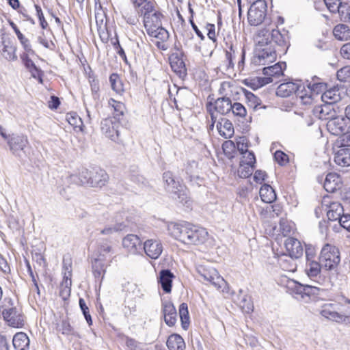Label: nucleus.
Segmentation results:
<instances>
[{
    "label": "nucleus",
    "instance_id": "3",
    "mask_svg": "<svg viewBox=\"0 0 350 350\" xmlns=\"http://www.w3.org/2000/svg\"><path fill=\"white\" fill-rule=\"evenodd\" d=\"M277 54H278V51L273 48V46L256 42V49L252 63L256 66L272 63L276 59Z\"/></svg>",
    "mask_w": 350,
    "mask_h": 350
},
{
    "label": "nucleus",
    "instance_id": "35",
    "mask_svg": "<svg viewBox=\"0 0 350 350\" xmlns=\"http://www.w3.org/2000/svg\"><path fill=\"white\" fill-rule=\"evenodd\" d=\"M169 350H185V343L181 336L177 334H171L166 342Z\"/></svg>",
    "mask_w": 350,
    "mask_h": 350
},
{
    "label": "nucleus",
    "instance_id": "7",
    "mask_svg": "<svg viewBox=\"0 0 350 350\" xmlns=\"http://www.w3.org/2000/svg\"><path fill=\"white\" fill-rule=\"evenodd\" d=\"M192 225V224L185 221L170 222L167 225V230L174 239L187 244Z\"/></svg>",
    "mask_w": 350,
    "mask_h": 350
},
{
    "label": "nucleus",
    "instance_id": "62",
    "mask_svg": "<svg viewBox=\"0 0 350 350\" xmlns=\"http://www.w3.org/2000/svg\"><path fill=\"white\" fill-rule=\"evenodd\" d=\"M240 162L255 165L256 157L254 152L252 151H249L245 154H243L242 159Z\"/></svg>",
    "mask_w": 350,
    "mask_h": 350
},
{
    "label": "nucleus",
    "instance_id": "49",
    "mask_svg": "<svg viewBox=\"0 0 350 350\" xmlns=\"http://www.w3.org/2000/svg\"><path fill=\"white\" fill-rule=\"evenodd\" d=\"M178 191H172L171 193H174L177 197H174L175 200L178 202L179 203L185 205L187 206H189L190 200L189 197L187 196V194L186 193L185 191L184 190L183 185L181 186L180 189H178Z\"/></svg>",
    "mask_w": 350,
    "mask_h": 350
},
{
    "label": "nucleus",
    "instance_id": "39",
    "mask_svg": "<svg viewBox=\"0 0 350 350\" xmlns=\"http://www.w3.org/2000/svg\"><path fill=\"white\" fill-rule=\"evenodd\" d=\"M149 36L155 38L161 41H167L169 38V32L163 27H152L149 29H146Z\"/></svg>",
    "mask_w": 350,
    "mask_h": 350
},
{
    "label": "nucleus",
    "instance_id": "60",
    "mask_svg": "<svg viewBox=\"0 0 350 350\" xmlns=\"http://www.w3.org/2000/svg\"><path fill=\"white\" fill-rule=\"evenodd\" d=\"M274 159L280 165H284L288 162V157L281 150H276L274 153Z\"/></svg>",
    "mask_w": 350,
    "mask_h": 350
},
{
    "label": "nucleus",
    "instance_id": "6",
    "mask_svg": "<svg viewBox=\"0 0 350 350\" xmlns=\"http://www.w3.org/2000/svg\"><path fill=\"white\" fill-rule=\"evenodd\" d=\"M267 3L265 0H256L247 12V20L250 25L257 26L265 20L267 14Z\"/></svg>",
    "mask_w": 350,
    "mask_h": 350
},
{
    "label": "nucleus",
    "instance_id": "38",
    "mask_svg": "<svg viewBox=\"0 0 350 350\" xmlns=\"http://www.w3.org/2000/svg\"><path fill=\"white\" fill-rule=\"evenodd\" d=\"M163 15L160 12H154L149 16H146L144 18V25L145 29H149L152 27H162L161 18Z\"/></svg>",
    "mask_w": 350,
    "mask_h": 350
},
{
    "label": "nucleus",
    "instance_id": "26",
    "mask_svg": "<svg viewBox=\"0 0 350 350\" xmlns=\"http://www.w3.org/2000/svg\"><path fill=\"white\" fill-rule=\"evenodd\" d=\"M334 161L342 167L350 166V147L340 144L335 151Z\"/></svg>",
    "mask_w": 350,
    "mask_h": 350
},
{
    "label": "nucleus",
    "instance_id": "10",
    "mask_svg": "<svg viewBox=\"0 0 350 350\" xmlns=\"http://www.w3.org/2000/svg\"><path fill=\"white\" fill-rule=\"evenodd\" d=\"M328 131L334 135H342L347 129V118L342 116H334L327 123Z\"/></svg>",
    "mask_w": 350,
    "mask_h": 350
},
{
    "label": "nucleus",
    "instance_id": "50",
    "mask_svg": "<svg viewBox=\"0 0 350 350\" xmlns=\"http://www.w3.org/2000/svg\"><path fill=\"white\" fill-rule=\"evenodd\" d=\"M336 77L340 82H350V65H347L339 69Z\"/></svg>",
    "mask_w": 350,
    "mask_h": 350
},
{
    "label": "nucleus",
    "instance_id": "9",
    "mask_svg": "<svg viewBox=\"0 0 350 350\" xmlns=\"http://www.w3.org/2000/svg\"><path fill=\"white\" fill-rule=\"evenodd\" d=\"M119 121L111 118H105L100 123V129L103 133L114 142L119 139Z\"/></svg>",
    "mask_w": 350,
    "mask_h": 350
},
{
    "label": "nucleus",
    "instance_id": "31",
    "mask_svg": "<svg viewBox=\"0 0 350 350\" xmlns=\"http://www.w3.org/2000/svg\"><path fill=\"white\" fill-rule=\"evenodd\" d=\"M174 278V274L169 269H163L159 272V283L165 293H170L171 292Z\"/></svg>",
    "mask_w": 350,
    "mask_h": 350
},
{
    "label": "nucleus",
    "instance_id": "20",
    "mask_svg": "<svg viewBox=\"0 0 350 350\" xmlns=\"http://www.w3.org/2000/svg\"><path fill=\"white\" fill-rule=\"evenodd\" d=\"M113 254L114 252L110 243L108 241H102L98 243L97 257L94 260L104 263L107 260L111 262Z\"/></svg>",
    "mask_w": 350,
    "mask_h": 350
},
{
    "label": "nucleus",
    "instance_id": "24",
    "mask_svg": "<svg viewBox=\"0 0 350 350\" xmlns=\"http://www.w3.org/2000/svg\"><path fill=\"white\" fill-rule=\"evenodd\" d=\"M2 56L9 62H14L17 60V55L16 53V46L13 43L10 39H5L3 36L1 38Z\"/></svg>",
    "mask_w": 350,
    "mask_h": 350
},
{
    "label": "nucleus",
    "instance_id": "11",
    "mask_svg": "<svg viewBox=\"0 0 350 350\" xmlns=\"http://www.w3.org/2000/svg\"><path fill=\"white\" fill-rule=\"evenodd\" d=\"M175 49L177 50V52L172 53L170 57V66L172 69L180 77H184L187 75V68L183 59V52L179 51V49L176 46H175Z\"/></svg>",
    "mask_w": 350,
    "mask_h": 350
},
{
    "label": "nucleus",
    "instance_id": "32",
    "mask_svg": "<svg viewBox=\"0 0 350 350\" xmlns=\"http://www.w3.org/2000/svg\"><path fill=\"white\" fill-rule=\"evenodd\" d=\"M219 135L225 139H229L234 135V127L232 122L224 118H221L216 125Z\"/></svg>",
    "mask_w": 350,
    "mask_h": 350
},
{
    "label": "nucleus",
    "instance_id": "52",
    "mask_svg": "<svg viewBox=\"0 0 350 350\" xmlns=\"http://www.w3.org/2000/svg\"><path fill=\"white\" fill-rule=\"evenodd\" d=\"M307 90L305 89V86L303 85V88H300L297 96L301 100V102L305 105L311 104L313 101V94L310 93L308 94Z\"/></svg>",
    "mask_w": 350,
    "mask_h": 350
},
{
    "label": "nucleus",
    "instance_id": "64",
    "mask_svg": "<svg viewBox=\"0 0 350 350\" xmlns=\"http://www.w3.org/2000/svg\"><path fill=\"white\" fill-rule=\"evenodd\" d=\"M340 53L342 58L350 60V42L341 46Z\"/></svg>",
    "mask_w": 350,
    "mask_h": 350
},
{
    "label": "nucleus",
    "instance_id": "5",
    "mask_svg": "<svg viewBox=\"0 0 350 350\" xmlns=\"http://www.w3.org/2000/svg\"><path fill=\"white\" fill-rule=\"evenodd\" d=\"M340 303H330L324 304L320 311V314L325 319L339 324H350V315H346L339 312Z\"/></svg>",
    "mask_w": 350,
    "mask_h": 350
},
{
    "label": "nucleus",
    "instance_id": "2",
    "mask_svg": "<svg viewBox=\"0 0 350 350\" xmlns=\"http://www.w3.org/2000/svg\"><path fill=\"white\" fill-rule=\"evenodd\" d=\"M319 259L323 269L336 271L340 262L339 249L334 245L326 243L321 250Z\"/></svg>",
    "mask_w": 350,
    "mask_h": 350
},
{
    "label": "nucleus",
    "instance_id": "28",
    "mask_svg": "<svg viewBox=\"0 0 350 350\" xmlns=\"http://www.w3.org/2000/svg\"><path fill=\"white\" fill-rule=\"evenodd\" d=\"M163 180L165 184V189L167 192L178 191L183 185L171 171H166L163 174Z\"/></svg>",
    "mask_w": 350,
    "mask_h": 350
},
{
    "label": "nucleus",
    "instance_id": "23",
    "mask_svg": "<svg viewBox=\"0 0 350 350\" xmlns=\"http://www.w3.org/2000/svg\"><path fill=\"white\" fill-rule=\"evenodd\" d=\"M68 182L79 185L90 186L91 170L82 167L79 170L77 174H70L68 177Z\"/></svg>",
    "mask_w": 350,
    "mask_h": 350
},
{
    "label": "nucleus",
    "instance_id": "42",
    "mask_svg": "<svg viewBox=\"0 0 350 350\" xmlns=\"http://www.w3.org/2000/svg\"><path fill=\"white\" fill-rule=\"evenodd\" d=\"M322 266L321 262L316 260L306 261V272L310 278L317 277L320 273Z\"/></svg>",
    "mask_w": 350,
    "mask_h": 350
},
{
    "label": "nucleus",
    "instance_id": "59",
    "mask_svg": "<svg viewBox=\"0 0 350 350\" xmlns=\"http://www.w3.org/2000/svg\"><path fill=\"white\" fill-rule=\"evenodd\" d=\"M58 329L64 335H74L75 332L73 327L70 325L68 321L64 320L58 326Z\"/></svg>",
    "mask_w": 350,
    "mask_h": 350
},
{
    "label": "nucleus",
    "instance_id": "48",
    "mask_svg": "<svg viewBox=\"0 0 350 350\" xmlns=\"http://www.w3.org/2000/svg\"><path fill=\"white\" fill-rule=\"evenodd\" d=\"M66 119L74 128H79L80 131H83V122L81 118L76 113H68L66 114Z\"/></svg>",
    "mask_w": 350,
    "mask_h": 350
},
{
    "label": "nucleus",
    "instance_id": "58",
    "mask_svg": "<svg viewBox=\"0 0 350 350\" xmlns=\"http://www.w3.org/2000/svg\"><path fill=\"white\" fill-rule=\"evenodd\" d=\"M154 12L156 11L154 10L153 3L146 1L144 3L142 9L139 12V14H141V15L144 16V18H145L146 16H149L151 14H154Z\"/></svg>",
    "mask_w": 350,
    "mask_h": 350
},
{
    "label": "nucleus",
    "instance_id": "34",
    "mask_svg": "<svg viewBox=\"0 0 350 350\" xmlns=\"http://www.w3.org/2000/svg\"><path fill=\"white\" fill-rule=\"evenodd\" d=\"M232 109V101L230 98L227 97H221L217 98L214 105L213 104V110L218 112L221 115H226L230 112Z\"/></svg>",
    "mask_w": 350,
    "mask_h": 350
},
{
    "label": "nucleus",
    "instance_id": "63",
    "mask_svg": "<svg viewBox=\"0 0 350 350\" xmlns=\"http://www.w3.org/2000/svg\"><path fill=\"white\" fill-rule=\"evenodd\" d=\"M339 224L341 227L350 232V215H342L339 220Z\"/></svg>",
    "mask_w": 350,
    "mask_h": 350
},
{
    "label": "nucleus",
    "instance_id": "17",
    "mask_svg": "<svg viewBox=\"0 0 350 350\" xmlns=\"http://www.w3.org/2000/svg\"><path fill=\"white\" fill-rule=\"evenodd\" d=\"M122 245L133 254H136L142 250V241L138 236L133 234H128L123 239Z\"/></svg>",
    "mask_w": 350,
    "mask_h": 350
},
{
    "label": "nucleus",
    "instance_id": "47",
    "mask_svg": "<svg viewBox=\"0 0 350 350\" xmlns=\"http://www.w3.org/2000/svg\"><path fill=\"white\" fill-rule=\"evenodd\" d=\"M254 170V165L240 162V165L237 171L238 175L242 178H248L252 174Z\"/></svg>",
    "mask_w": 350,
    "mask_h": 350
},
{
    "label": "nucleus",
    "instance_id": "36",
    "mask_svg": "<svg viewBox=\"0 0 350 350\" xmlns=\"http://www.w3.org/2000/svg\"><path fill=\"white\" fill-rule=\"evenodd\" d=\"M307 83L310 93L313 94H316L317 95L322 92L323 93L327 88L326 83L322 82L321 79L317 76H314L311 81H307Z\"/></svg>",
    "mask_w": 350,
    "mask_h": 350
},
{
    "label": "nucleus",
    "instance_id": "19",
    "mask_svg": "<svg viewBox=\"0 0 350 350\" xmlns=\"http://www.w3.org/2000/svg\"><path fill=\"white\" fill-rule=\"evenodd\" d=\"M108 180L109 176L104 170L98 167L91 169L90 187H102L106 185Z\"/></svg>",
    "mask_w": 350,
    "mask_h": 350
},
{
    "label": "nucleus",
    "instance_id": "33",
    "mask_svg": "<svg viewBox=\"0 0 350 350\" xmlns=\"http://www.w3.org/2000/svg\"><path fill=\"white\" fill-rule=\"evenodd\" d=\"M29 338L24 332L16 333L12 338L14 350H29Z\"/></svg>",
    "mask_w": 350,
    "mask_h": 350
},
{
    "label": "nucleus",
    "instance_id": "43",
    "mask_svg": "<svg viewBox=\"0 0 350 350\" xmlns=\"http://www.w3.org/2000/svg\"><path fill=\"white\" fill-rule=\"evenodd\" d=\"M109 104L113 108L114 113L113 120L120 121V117L124 116L125 111V106L122 102L116 101V100L111 98L109 100Z\"/></svg>",
    "mask_w": 350,
    "mask_h": 350
},
{
    "label": "nucleus",
    "instance_id": "16",
    "mask_svg": "<svg viewBox=\"0 0 350 350\" xmlns=\"http://www.w3.org/2000/svg\"><path fill=\"white\" fill-rule=\"evenodd\" d=\"M3 315L5 320L14 327H21L24 325L23 316L16 308L5 309Z\"/></svg>",
    "mask_w": 350,
    "mask_h": 350
},
{
    "label": "nucleus",
    "instance_id": "8",
    "mask_svg": "<svg viewBox=\"0 0 350 350\" xmlns=\"http://www.w3.org/2000/svg\"><path fill=\"white\" fill-rule=\"evenodd\" d=\"M326 7L332 13H338L341 20L350 23V6L340 0H323Z\"/></svg>",
    "mask_w": 350,
    "mask_h": 350
},
{
    "label": "nucleus",
    "instance_id": "41",
    "mask_svg": "<svg viewBox=\"0 0 350 350\" xmlns=\"http://www.w3.org/2000/svg\"><path fill=\"white\" fill-rule=\"evenodd\" d=\"M178 312L181 321V326L183 329L187 330L190 324L187 304L186 303H182L179 306Z\"/></svg>",
    "mask_w": 350,
    "mask_h": 350
},
{
    "label": "nucleus",
    "instance_id": "25",
    "mask_svg": "<svg viewBox=\"0 0 350 350\" xmlns=\"http://www.w3.org/2000/svg\"><path fill=\"white\" fill-rule=\"evenodd\" d=\"M342 185V178L336 173H329L327 174L324 181V189L329 193H334L340 189Z\"/></svg>",
    "mask_w": 350,
    "mask_h": 350
},
{
    "label": "nucleus",
    "instance_id": "30",
    "mask_svg": "<svg viewBox=\"0 0 350 350\" xmlns=\"http://www.w3.org/2000/svg\"><path fill=\"white\" fill-rule=\"evenodd\" d=\"M293 292L299 295L301 299L310 297L312 295H317L319 291V288L311 285H304L298 282L294 283L292 287Z\"/></svg>",
    "mask_w": 350,
    "mask_h": 350
},
{
    "label": "nucleus",
    "instance_id": "13",
    "mask_svg": "<svg viewBox=\"0 0 350 350\" xmlns=\"http://www.w3.org/2000/svg\"><path fill=\"white\" fill-rule=\"evenodd\" d=\"M312 113L314 117L319 120L329 121L331 118L336 116V111L334 109V105L325 103L314 106Z\"/></svg>",
    "mask_w": 350,
    "mask_h": 350
},
{
    "label": "nucleus",
    "instance_id": "15",
    "mask_svg": "<svg viewBox=\"0 0 350 350\" xmlns=\"http://www.w3.org/2000/svg\"><path fill=\"white\" fill-rule=\"evenodd\" d=\"M329 198H324L322 202L323 206L329 208L327 211V216L331 221L340 220L343 214V207L340 203L338 202H329L327 200Z\"/></svg>",
    "mask_w": 350,
    "mask_h": 350
},
{
    "label": "nucleus",
    "instance_id": "18",
    "mask_svg": "<svg viewBox=\"0 0 350 350\" xmlns=\"http://www.w3.org/2000/svg\"><path fill=\"white\" fill-rule=\"evenodd\" d=\"M189 234L187 244L199 245L205 241L208 232L205 228L193 224Z\"/></svg>",
    "mask_w": 350,
    "mask_h": 350
},
{
    "label": "nucleus",
    "instance_id": "44",
    "mask_svg": "<svg viewBox=\"0 0 350 350\" xmlns=\"http://www.w3.org/2000/svg\"><path fill=\"white\" fill-rule=\"evenodd\" d=\"M109 82L112 90L117 94H122L124 92V85L120 76L116 73H112L109 77Z\"/></svg>",
    "mask_w": 350,
    "mask_h": 350
},
{
    "label": "nucleus",
    "instance_id": "45",
    "mask_svg": "<svg viewBox=\"0 0 350 350\" xmlns=\"http://www.w3.org/2000/svg\"><path fill=\"white\" fill-rule=\"evenodd\" d=\"M244 95L248 105L254 109H257L258 107L260 108H265V106L260 107L261 105V100L254 95L252 92L248 90H244Z\"/></svg>",
    "mask_w": 350,
    "mask_h": 350
},
{
    "label": "nucleus",
    "instance_id": "29",
    "mask_svg": "<svg viewBox=\"0 0 350 350\" xmlns=\"http://www.w3.org/2000/svg\"><path fill=\"white\" fill-rule=\"evenodd\" d=\"M301 88H303V85L301 84L287 82L282 83L278 86L276 94L281 97H288L293 94L297 95Z\"/></svg>",
    "mask_w": 350,
    "mask_h": 350
},
{
    "label": "nucleus",
    "instance_id": "57",
    "mask_svg": "<svg viewBox=\"0 0 350 350\" xmlns=\"http://www.w3.org/2000/svg\"><path fill=\"white\" fill-rule=\"evenodd\" d=\"M239 306L242 311L245 313L249 314L253 311L254 306L249 297H243L239 303Z\"/></svg>",
    "mask_w": 350,
    "mask_h": 350
},
{
    "label": "nucleus",
    "instance_id": "21",
    "mask_svg": "<svg viewBox=\"0 0 350 350\" xmlns=\"http://www.w3.org/2000/svg\"><path fill=\"white\" fill-rule=\"evenodd\" d=\"M142 249L150 258L157 259L162 253L163 246L159 241L149 239L144 242Z\"/></svg>",
    "mask_w": 350,
    "mask_h": 350
},
{
    "label": "nucleus",
    "instance_id": "22",
    "mask_svg": "<svg viewBox=\"0 0 350 350\" xmlns=\"http://www.w3.org/2000/svg\"><path fill=\"white\" fill-rule=\"evenodd\" d=\"M162 312L165 323L170 327L174 326L177 321V312L174 304L168 301L163 302Z\"/></svg>",
    "mask_w": 350,
    "mask_h": 350
},
{
    "label": "nucleus",
    "instance_id": "56",
    "mask_svg": "<svg viewBox=\"0 0 350 350\" xmlns=\"http://www.w3.org/2000/svg\"><path fill=\"white\" fill-rule=\"evenodd\" d=\"M79 304L87 323L89 325H91L92 324V319L90 314L89 308L86 305L85 300L83 298H79Z\"/></svg>",
    "mask_w": 350,
    "mask_h": 350
},
{
    "label": "nucleus",
    "instance_id": "46",
    "mask_svg": "<svg viewBox=\"0 0 350 350\" xmlns=\"http://www.w3.org/2000/svg\"><path fill=\"white\" fill-rule=\"evenodd\" d=\"M105 266L106 265L104 262L94 260L92 263V271L96 279L100 278V280L103 279L105 273Z\"/></svg>",
    "mask_w": 350,
    "mask_h": 350
},
{
    "label": "nucleus",
    "instance_id": "12",
    "mask_svg": "<svg viewBox=\"0 0 350 350\" xmlns=\"http://www.w3.org/2000/svg\"><path fill=\"white\" fill-rule=\"evenodd\" d=\"M27 137L23 135L12 134L8 137V145L10 151L15 155H18L28 145Z\"/></svg>",
    "mask_w": 350,
    "mask_h": 350
},
{
    "label": "nucleus",
    "instance_id": "4",
    "mask_svg": "<svg viewBox=\"0 0 350 350\" xmlns=\"http://www.w3.org/2000/svg\"><path fill=\"white\" fill-rule=\"evenodd\" d=\"M197 272L204 280L210 282L219 291L228 292L226 291L227 282L219 275L215 269L201 265L197 268Z\"/></svg>",
    "mask_w": 350,
    "mask_h": 350
},
{
    "label": "nucleus",
    "instance_id": "54",
    "mask_svg": "<svg viewBox=\"0 0 350 350\" xmlns=\"http://www.w3.org/2000/svg\"><path fill=\"white\" fill-rule=\"evenodd\" d=\"M230 112H232L234 116L241 118L245 117L247 114L246 109L239 103H234V104H232V109H230Z\"/></svg>",
    "mask_w": 350,
    "mask_h": 350
},
{
    "label": "nucleus",
    "instance_id": "14",
    "mask_svg": "<svg viewBox=\"0 0 350 350\" xmlns=\"http://www.w3.org/2000/svg\"><path fill=\"white\" fill-rule=\"evenodd\" d=\"M286 65L285 62H278L273 66L263 68L262 72L267 76L265 83H272L274 79H278L284 75V70L286 69Z\"/></svg>",
    "mask_w": 350,
    "mask_h": 350
},
{
    "label": "nucleus",
    "instance_id": "51",
    "mask_svg": "<svg viewBox=\"0 0 350 350\" xmlns=\"http://www.w3.org/2000/svg\"><path fill=\"white\" fill-rule=\"evenodd\" d=\"M122 17L131 25H135L139 22L136 13L132 10H125L122 12Z\"/></svg>",
    "mask_w": 350,
    "mask_h": 350
},
{
    "label": "nucleus",
    "instance_id": "37",
    "mask_svg": "<svg viewBox=\"0 0 350 350\" xmlns=\"http://www.w3.org/2000/svg\"><path fill=\"white\" fill-rule=\"evenodd\" d=\"M259 194L262 202L265 203H272L276 199V193L275 190L267 184L261 186Z\"/></svg>",
    "mask_w": 350,
    "mask_h": 350
},
{
    "label": "nucleus",
    "instance_id": "61",
    "mask_svg": "<svg viewBox=\"0 0 350 350\" xmlns=\"http://www.w3.org/2000/svg\"><path fill=\"white\" fill-rule=\"evenodd\" d=\"M126 225L124 223H119L114 225L113 227H107L101 230L103 234H109L113 232L120 231L124 229Z\"/></svg>",
    "mask_w": 350,
    "mask_h": 350
},
{
    "label": "nucleus",
    "instance_id": "40",
    "mask_svg": "<svg viewBox=\"0 0 350 350\" xmlns=\"http://www.w3.org/2000/svg\"><path fill=\"white\" fill-rule=\"evenodd\" d=\"M333 34L338 40H346L350 38V29L346 25L339 24L334 28Z\"/></svg>",
    "mask_w": 350,
    "mask_h": 350
},
{
    "label": "nucleus",
    "instance_id": "27",
    "mask_svg": "<svg viewBox=\"0 0 350 350\" xmlns=\"http://www.w3.org/2000/svg\"><path fill=\"white\" fill-rule=\"evenodd\" d=\"M285 247L292 258H298L303 255V246L297 239L288 237L285 241Z\"/></svg>",
    "mask_w": 350,
    "mask_h": 350
},
{
    "label": "nucleus",
    "instance_id": "53",
    "mask_svg": "<svg viewBox=\"0 0 350 350\" xmlns=\"http://www.w3.org/2000/svg\"><path fill=\"white\" fill-rule=\"evenodd\" d=\"M321 97L325 103H332V105H334L338 99V95L336 94L332 90L325 91Z\"/></svg>",
    "mask_w": 350,
    "mask_h": 350
},
{
    "label": "nucleus",
    "instance_id": "1",
    "mask_svg": "<svg viewBox=\"0 0 350 350\" xmlns=\"http://www.w3.org/2000/svg\"><path fill=\"white\" fill-rule=\"evenodd\" d=\"M255 42L270 46H273L274 43L277 47L275 49L279 55H285L291 45L288 31L284 29L280 31L278 29L269 30L265 28L259 30L256 36Z\"/></svg>",
    "mask_w": 350,
    "mask_h": 350
},
{
    "label": "nucleus",
    "instance_id": "55",
    "mask_svg": "<svg viewBox=\"0 0 350 350\" xmlns=\"http://www.w3.org/2000/svg\"><path fill=\"white\" fill-rule=\"evenodd\" d=\"M21 45L23 46L25 51L30 53L31 55L35 53L34 51L31 48V45L29 39H27L21 32L18 33L16 36Z\"/></svg>",
    "mask_w": 350,
    "mask_h": 350
}]
</instances>
